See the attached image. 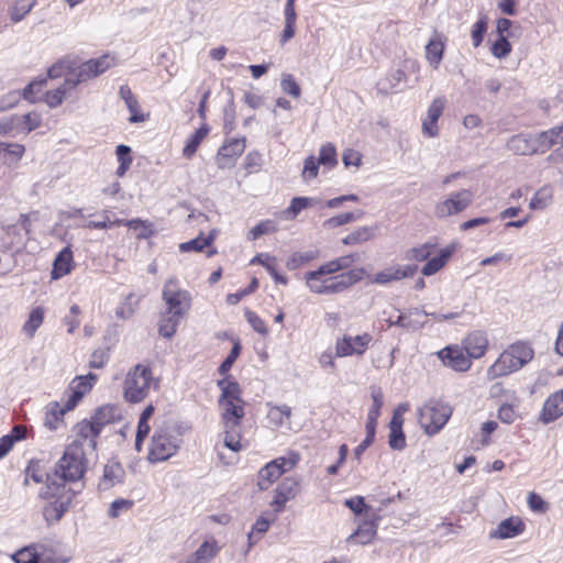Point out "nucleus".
<instances>
[{
  "instance_id": "nucleus-1",
  "label": "nucleus",
  "mask_w": 563,
  "mask_h": 563,
  "mask_svg": "<svg viewBox=\"0 0 563 563\" xmlns=\"http://www.w3.org/2000/svg\"><path fill=\"white\" fill-rule=\"evenodd\" d=\"M221 389L219 407L223 427L224 445L233 452L242 450L241 422L245 415L244 400L241 398V389L235 380L223 378L218 382Z\"/></svg>"
},
{
  "instance_id": "nucleus-2",
  "label": "nucleus",
  "mask_w": 563,
  "mask_h": 563,
  "mask_svg": "<svg viewBox=\"0 0 563 563\" xmlns=\"http://www.w3.org/2000/svg\"><path fill=\"white\" fill-rule=\"evenodd\" d=\"M162 299L165 309L161 312L158 333L170 339L176 333L180 320L189 312L192 298L188 290L180 288L176 277H170L164 284Z\"/></svg>"
},
{
  "instance_id": "nucleus-3",
  "label": "nucleus",
  "mask_w": 563,
  "mask_h": 563,
  "mask_svg": "<svg viewBox=\"0 0 563 563\" xmlns=\"http://www.w3.org/2000/svg\"><path fill=\"white\" fill-rule=\"evenodd\" d=\"M79 492L80 488L67 487L64 483H56V481L46 482L45 486L41 488L38 496L43 499H52L42 510L47 526L56 525L62 520Z\"/></svg>"
},
{
  "instance_id": "nucleus-4",
  "label": "nucleus",
  "mask_w": 563,
  "mask_h": 563,
  "mask_svg": "<svg viewBox=\"0 0 563 563\" xmlns=\"http://www.w3.org/2000/svg\"><path fill=\"white\" fill-rule=\"evenodd\" d=\"M86 470V452L79 443H70L56 463L54 474L46 475V482L56 481V483H64L65 486L69 483L70 486L77 485V489H81L82 485H78V482L84 477Z\"/></svg>"
},
{
  "instance_id": "nucleus-5",
  "label": "nucleus",
  "mask_w": 563,
  "mask_h": 563,
  "mask_svg": "<svg viewBox=\"0 0 563 563\" xmlns=\"http://www.w3.org/2000/svg\"><path fill=\"white\" fill-rule=\"evenodd\" d=\"M534 356L533 349L526 342H516L505 349L487 368L486 379L493 382L521 369Z\"/></svg>"
},
{
  "instance_id": "nucleus-6",
  "label": "nucleus",
  "mask_w": 563,
  "mask_h": 563,
  "mask_svg": "<svg viewBox=\"0 0 563 563\" xmlns=\"http://www.w3.org/2000/svg\"><path fill=\"white\" fill-rule=\"evenodd\" d=\"M363 268H355L349 272L329 276L317 271L306 273V285L311 292L319 295L338 294L362 279Z\"/></svg>"
},
{
  "instance_id": "nucleus-7",
  "label": "nucleus",
  "mask_w": 563,
  "mask_h": 563,
  "mask_svg": "<svg viewBox=\"0 0 563 563\" xmlns=\"http://www.w3.org/2000/svg\"><path fill=\"white\" fill-rule=\"evenodd\" d=\"M560 130H547L540 133H519L512 135L506 143L507 150L516 155H533L545 153L553 146L554 137Z\"/></svg>"
},
{
  "instance_id": "nucleus-8",
  "label": "nucleus",
  "mask_w": 563,
  "mask_h": 563,
  "mask_svg": "<svg viewBox=\"0 0 563 563\" xmlns=\"http://www.w3.org/2000/svg\"><path fill=\"white\" fill-rule=\"evenodd\" d=\"M181 439L170 427L155 429L147 459L152 463L167 461L176 454L180 446Z\"/></svg>"
},
{
  "instance_id": "nucleus-9",
  "label": "nucleus",
  "mask_w": 563,
  "mask_h": 563,
  "mask_svg": "<svg viewBox=\"0 0 563 563\" xmlns=\"http://www.w3.org/2000/svg\"><path fill=\"white\" fill-rule=\"evenodd\" d=\"M452 415V408L438 399L428 400L418 411V420L424 432L434 435L446 424Z\"/></svg>"
},
{
  "instance_id": "nucleus-10",
  "label": "nucleus",
  "mask_w": 563,
  "mask_h": 563,
  "mask_svg": "<svg viewBox=\"0 0 563 563\" xmlns=\"http://www.w3.org/2000/svg\"><path fill=\"white\" fill-rule=\"evenodd\" d=\"M152 372L148 367L137 364L131 369L124 380V397L130 402H140L148 394Z\"/></svg>"
},
{
  "instance_id": "nucleus-11",
  "label": "nucleus",
  "mask_w": 563,
  "mask_h": 563,
  "mask_svg": "<svg viewBox=\"0 0 563 563\" xmlns=\"http://www.w3.org/2000/svg\"><path fill=\"white\" fill-rule=\"evenodd\" d=\"M472 202L473 192L470 189L452 191L434 205L433 214L437 219L444 220L462 213Z\"/></svg>"
},
{
  "instance_id": "nucleus-12",
  "label": "nucleus",
  "mask_w": 563,
  "mask_h": 563,
  "mask_svg": "<svg viewBox=\"0 0 563 563\" xmlns=\"http://www.w3.org/2000/svg\"><path fill=\"white\" fill-rule=\"evenodd\" d=\"M372 399H373V404L368 410L367 421H366V427H365L366 437L354 450V455L357 460H361L362 454L373 443L374 438H375L377 420H378V417L380 416V409L383 407V393H382L380 388L372 389Z\"/></svg>"
},
{
  "instance_id": "nucleus-13",
  "label": "nucleus",
  "mask_w": 563,
  "mask_h": 563,
  "mask_svg": "<svg viewBox=\"0 0 563 563\" xmlns=\"http://www.w3.org/2000/svg\"><path fill=\"white\" fill-rule=\"evenodd\" d=\"M87 388L73 390L64 406H60L57 401L47 404L45 407L44 426L52 431L57 430L63 423L64 415L76 407L77 402L86 394Z\"/></svg>"
},
{
  "instance_id": "nucleus-14",
  "label": "nucleus",
  "mask_w": 563,
  "mask_h": 563,
  "mask_svg": "<svg viewBox=\"0 0 563 563\" xmlns=\"http://www.w3.org/2000/svg\"><path fill=\"white\" fill-rule=\"evenodd\" d=\"M371 341L372 335L368 333H363L355 336L344 335L336 342L335 354L339 357H346L354 354L362 355L368 347Z\"/></svg>"
},
{
  "instance_id": "nucleus-15",
  "label": "nucleus",
  "mask_w": 563,
  "mask_h": 563,
  "mask_svg": "<svg viewBox=\"0 0 563 563\" xmlns=\"http://www.w3.org/2000/svg\"><path fill=\"white\" fill-rule=\"evenodd\" d=\"M245 150V139H230L219 148L217 163L220 168L232 167Z\"/></svg>"
},
{
  "instance_id": "nucleus-16",
  "label": "nucleus",
  "mask_w": 563,
  "mask_h": 563,
  "mask_svg": "<svg viewBox=\"0 0 563 563\" xmlns=\"http://www.w3.org/2000/svg\"><path fill=\"white\" fill-rule=\"evenodd\" d=\"M438 356L445 366L457 372H466L472 365L471 357L465 355L463 349L457 345L442 349L438 352Z\"/></svg>"
},
{
  "instance_id": "nucleus-17",
  "label": "nucleus",
  "mask_w": 563,
  "mask_h": 563,
  "mask_svg": "<svg viewBox=\"0 0 563 563\" xmlns=\"http://www.w3.org/2000/svg\"><path fill=\"white\" fill-rule=\"evenodd\" d=\"M446 104L444 97H437L430 103L427 117L422 122V133L429 137H435L439 134L438 120L441 117Z\"/></svg>"
},
{
  "instance_id": "nucleus-18",
  "label": "nucleus",
  "mask_w": 563,
  "mask_h": 563,
  "mask_svg": "<svg viewBox=\"0 0 563 563\" xmlns=\"http://www.w3.org/2000/svg\"><path fill=\"white\" fill-rule=\"evenodd\" d=\"M416 265H391L376 273L372 278V283L387 285L390 282H397L410 277L416 273Z\"/></svg>"
},
{
  "instance_id": "nucleus-19",
  "label": "nucleus",
  "mask_w": 563,
  "mask_h": 563,
  "mask_svg": "<svg viewBox=\"0 0 563 563\" xmlns=\"http://www.w3.org/2000/svg\"><path fill=\"white\" fill-rule=\"evenodd\" d=\"M99 428L91 421L84 420L76 426V439L71 443H79L86 452V448L96 449V439L100 434Z\"/></svg>"
},
{
  "instance_id": "nucleus-20",
  "label": "nucleus",
  "mask_w": 563,
  "mask_h": 563,
  "mask_svg": "<svg viewBox=\"0 0 563 563\" xmlns=\"http://www.w3.org/2000/svg\"><path fill=\"white\" fill-rule=\"evenodd\" d=\"M463 347L471 358H481L488 347L487 334L479 330L468 333L463 340Z\"/></svg>"
},
{
  "instance_id": "nucleus-21",
  "label": "nucleus",
  "mask_w": 563,
  "mask_h": 563,
  "mask_svg": "<svg viewBox=\"0 0 563 563\" xmlns=\"http://www.w3.org/2000/svg\"><path fill=\"white\" fill-rule=\"evenodd\" d=\"M561 416H563V388L547 398L540 413V421L550 423Z\"/></svg>"
},
{
  "instance_id": "nucleus-22",
  "label": "nucleus",
  "mask_w": 563,
  "mask_h": 563,
  "mask_svg": "<svg viewBox=\"0 0 563 563\" xmlns=\"http://www.w3.org/2000/svg\"><path fill=\"white\" fill-rule=\"evenodd\" d=\"M218 541L210 538L203 541L199 548L180 563H210L220 552Z\"/></svg>"
},
{
  "instance_id": "nucleus-23",
  "label": "nucleus",
  "mask_w": 563,
  "mask_h": 563,
  "mask_svg": "<svg viewBox=\"0 0 563 563\" xmlns=\"http://www.w3.org/2000/svg\"><path fill=\"white\" fill-rule=\"evenodd\" d=\"M427 316H429L428 312L418 308H411L406 313H400L391 324H396L397 327L408 330H418L426 324L424 318Z\"/></svg>"
},
{
  "instance_id": "nucleus-24",
  "label": "nucleus",
  "mask_w": 563,
  "mask_h": 563,
  "mask_svg": "<svg viewBox=\"0 0 563 563\" xmlns=\"http://www.w3.org/2000/svg\"><path fill=\"white\" fill-rule=\"evenodd\" d=\"M523 529V522L519 518L511 517L503 520L496 529L490 532V538L510 539L519 536Z\"/></svg>"
},
{
  "instance_id": "nucleus-25",
  "label": "nucleus",
  "mask_w": 563,
  "mask_h": 563,
  "mask_svg": "<svg viewBox=\"0 0 563 563\" xmlns=\"http://www.w3.org/2000/svg\"><path fill=\"white\" fill-rule=\"evenodd\" d=\"M122 419V409L117 405H104L98 408L92 417V421L101 431L107 424L115 423Z\"/></svg>"
},
{
  "instance_id": "nucleus-26",
  "label": "nucleus",
  "mask_w": 563,
  "mask_h": 563,
  "mask_svg": "<svg viewBox=\"0 0 563 563\" xmlns=\"http://www.w3.org/2000/svg\"><path fill=\"white\" fill-rule=\"evenodd\" d=\"M74 266L73 252L70 247H64L55 257L53 269L51 272L52 279H59L69 274Z\"/></svg>"
},
{
  "instance_id": "nucleus-27",
  "label": "nucleus",
  "mask_w": 563,
  "mask_h": 563,
  "mask_svg": "<svg viewBox=\"0 0 563 563\" xmlns=\"http://www.w3.org/2000/svg\"><path fill=\"white\" fill-rule=\"evenodd\" d=\"M74 82L66 76L63 84L45 93V102L49 108H56L75 89Z\"/></svg>"
},
{
  "instance_id": "nucleus-28",
  "label": "nucleus",
  "mask_w": 563,
  "mask_h": 563,
  "mask_svg": "<svg viewBox=\"0 0 563 563\" xmlns=\"http://www.w3.org/2000/svg\"><path fill=\"white\" fill-rule=\"evenodd\" d=\"M124 470L119 463L107 464L103 470V476L99 483L100 490H108L115 484L122 483Z\"/></svg>"
},
{
  "instance_id": "nucleus-29",
  "label": "nucleus",
  "mask_w": 563,
  "mask_h": 563,
  "mask_svg": "<svg viewBox=\"0 0 563 563\" xmlns=\"http://www.w3.org/2000/svg\"><path fill=\"white\" fill-rule=\"evenodd\" d=\"M284 474V470L277 465V462L267 463L258 475V487L261 490L267 489L275 481Z\"/></svg>"
},
{
  "instance_id": "nucleus-30",
  "label": "nucleus",
  "mask_w": 563,
  "mask_h": 563,
  "mask_svg": "<svg viewBox=\"0 0 563 563\" xmlns=\"http://www.w3.org/2000/svg\"><path fill=\"white\" fill-rule=\"evenodd\" d=\"M444 43L440 34H435L426 46V57L430 65L437 69L443 58Z\"/></svg>"
},
{
  "instance_id": "nucleus-31",
  "label": "nucleus",
  "mask_w": 563,
  "mask_h": 563,
  "mask_svg": "<svg viewBox=\"0 0 563 563\" xmlns=\"http://www.w3.org/2000/svg\"><path fill=\"white\" fill-rule=\"evenodd\" d=\"M378 227H360L345 238H343L342 243L345 245H356L364 243L366 241L372 240L377 233Z\"/></svg>"
},
{
  "instance_id": "nucleus-32",
  "label": "nucleus",
  "mask_w": 563,
  "mask_h": 563,
  "mask_svg": "<svg viewBox=\"0 0 563 563\" xmlns=\"http://www.w3.org/2000/svg\"><path fill=\"white\" fill-rule=\"evenodd\" d=\"M45 310L43 307H35L31 310L26 321L22 327L23 333L27 339H33L38 328L43 324Z\"/></svg>"
},
{
  "instance_id": "nucleus-33",
  "label": "nucleus",
  "mask_w": 563,
  "mask_h": 563,
  "mask_svg": "<svg viewBox=\"0 0 563 563\" xmlns=\"http://www.w3.org/2000/svg\"><path fill=\"white\" fill-rule=\"evenodd\" d=\"M454 249L452 246H448L441 251V253L430 258L424 266L421 269V273L424 276H431L439 272L445 263L449 261V258L452 256Z\"/></svg>"
},
{
  "instance_id": "nucleus-34",
  "label": "nucleus",
  "mask_w": 563,
  "mask_h": 563,
  "mask_svg": "<svg viewBox=\"0 0 563 563\" xmlns=\"http://www.w3.org/2000/svg\"><path fill=\"white\" fill-rule=\"evenodd\" d=\"M285 27L282 33L280 43L285 44L289 40H291L295 35V27H296V21H297V13L295 9V4H291V2H286L285 4Z\"/></svg>"
},
{
  "instance_id": "nucleus-35",
  "label": "nucleus",
  "mask_w": 563,
  "mask_h": 563,
  "mask_svg": "<svg viewBox=\"0 0 563 563\" xmlns=\"http://www.w3.org/2000/svg\"><path fill=\"white\" fill-rule=\"evenodd\" d=\"M255 263L263 265L265 267V269L269 273V275L273 277L275 283L282 284V285H287L288 278L284 275H280L276 271V261L274 257H272L268 254L261 253V254L256 255L251 261V264H255Z\"/></svg>"
},
{
  "instance_id": "nucleus-36",
  "label": "nucleus",
  "mask_w": 563,
  "mask_h": 563,
  "mask_svg": "<svg viewBox=\"0 0 563 563\" xmlns=\"http://www.w3.org/2000/svg\"><path fill=\"white\" fill-rule=\"evenodd\" d=\"M376 525L373 521H364L358 526L353 534L349 537V541L355 540L360 544H368L376 536Z\"/></svg>"
},
{
  "instance_id": "nucleus-37",
  "label": "nucleus",
  "mask_w": 563,
  "mask_h": 563,
  "mask_svg": "<svg viewBox=\"0 0 563 563\" xmlns=\"http://www.w3.org/2000/svg\"><path fill=\"white\" fill-rule=\"evenodd\" d=\"M291 416V408L287 405L271 406L267 418L271 423L276 427L289 426V419Z\"/></svg>"
},
{
  "instance_id": "nucleus-38",
  "label": "nucleus",
  "mask_w": 563,
  "mask_h": 563,
  "mask_svg": "<svg viewBox=\"0 0 563 563\" xmlns=\"http://www.w3.org/2000/svg\"><path fill=\"white\" fill-rule=\"evenodd\" d=\"M209 128L203 124L201 125L190 137L188 139L184 150L183 155L187 158H190L199 147L202 140L208 135Z\"/></svg>"
},
{
  "instance_id": "nucleus-39",
  "label": "nucleus",
  "mask_w": 563,
  "mask_h": 563,
  "mask_svg": "<svg viewBox=\"0 0 563 563\" xmlns=\"http://www.w3.org/2000/svg\"><path fill=\"white\" fill-rule=\"evenodd\" d=\"M273 519H267L264 516H261L252 527L251 532L247 534L249 548L255 545L262 538V536L269 529Z\"/></svg>"
},
{
  "instance_id": "nucleus-40",
  "label": "nucleus",
  "mask_w": 563,
  "mask_h": 563,
  "mask_svg": "<svg viewBox=\"0 0 563 563\" xmlns=\"http://www.w3.org/2000/svg\"><path fill=\"white\" fill-rule=\"evenodd\" d=\"M140 303V297L134 294H129L124 301L115 309V316L119 319L128 320L135 313Z\"/></svg>"
},
{
  "instance_id": "nucleus-41",
  "label": "nucleus",
  "mask_w": 563,
  "mask_h": 563,
  "mask_svg": "<svg viewBox=\"0 0 563 563\" xmlns=\"http://www.w3.org/2000/svg\"><path fill=\"white\" fill-rule=\"evenodd\" d=\"M364 212L362 210H357L355 212H345L338 214L335 217H332L323 222V227L327 229H334L344 224H347L350 222H353L355 220H358L363 217Z\"/></svg>"
},
{
  "instance_id": "nucleus-42",
  "label": "nucleus",
  "mask_w": 563,
  "mask_h": 563,
  "mask_svg": "<svg viewBox=\"0 0 563 563\" xmlns=\"http://www.w3.org/2000/svg\"><path fill=\"white\" fill-rule=\"evenodd\" d=\"M319 163L325 168H333L338 165L336 148L332 143H325L320 147Z\"/></svg>"
},
{
  "instance_id": "nucleus-43",
  "label": "nucleus",
  "mask_w": 563,
  "mask_h": 563,
  "mask_svg": "<svg viewBox=\"0 0 563 563\" xmlns=\"http://www.w3.org/2000/svg\"><path fill=\"white\" fill-rule=\"evenodd\" d=\"M68 78L74 82V86L88 81L92 78H95V75L91 69V62L90 59L81 63L76 69H74L71 73H69Z\"/></svg>"
},
{
  "instance_id": "nucleus-44",
  "label": "nucleus",
  "mask_w": 563,
  "mask_h": 563,
  "mask_svg": "<svg viewBox=\"0 0 563 563\" xmlns=\"http://www.w3.org/2000/svg\"><path fill=\"white\" fill-rule=\"evenodd\" d=\"M287 501L294 499L299 493V481L294 477H286L275 490Z\"/></svg>"
},
{
  "instance_id": "nucleus-45",
  "label": "nucleus",
  "mask_w": 563,
  "mask_h": 563,
  "mask_svg": "<svg viewBox=\"0 0 563 563\" xmlns=\"http://www.w3.org/2000/svg\"><path fill=\"white\" fill-rule=\"evenodd\" d=\"M552 199V190L548 187H542L534 194V196L530 200L529 208L531 210L545 209L551 203Z\"/></svg>"
},
{
  "instance_id": "nucleus-46",
  "label": "nucleus",
  "mask_w": 563,
  "mask_h": 563,
  "mask_svg": "<svg viewBox=\"0 0 563 563\" xmlns=\"http://www.w3.org/2000/svg\"><path fill=\"white\" fill-rule=\"evenodd\" d=\"M22 119L20 115L4 117L0 120V135H8L11 133L21 132Z\"/></svg>"
},
{
  "instance_id": "nucleus-47",
  "label": "nucleus",
  "mask_w": 563,
  "mask_h": 563,
  "mask_svg": "<svg viewBox=\"0 0 563 563\" xmlns=\"http://www.w3.org/2000/svg\"><path fill=\"white\" fill-rule=\"evenodd\" d=\"M316 258V253L312 251L308 252H297L294 253L286 262V267L289 271H295L306 263Z\"/></svg>"
},
{
  "instance_id": "nucleus-48",
  "label": "nucleus",
  "mask_w": 563,
  "mask_h": 563,
  "mask_svg": "<svg viewBox=\"0 0 563 563\" xmlns=\"http://www.w3.org/2000/svg\"><path fill=\"white\" fill-rule=\"evenodd\" d=\"M277 231V227L272 220H264L249 231L247 239L250 241L257 240L263 234H269Z\"/></svg>"
},
{
  "instance_id": "nucleus-49",
  "label": "nucleus",
  "mask_w": 563,
  "mask_h": 563,
  "mask_svg": "<svg viewBox=\"0 0 563 563\" xmlns=\"http://www.w3.org/2000/svg\"><path fill=\"white\" fill-rule=\"evenodd\" d=\"M320 165L321 164L314 156L310 155L306 157L303 162V169L301 173V177L305 183H309L310 180L314 179L318 176Z\"/></svg>"
},
{
  "instance_id": "nucleus-50",
  "label": "nucleus",
  "mask_w": 563,
  "mask_h": 563,
  "mask_svg": "<svg viewBox=\"0 0 563 563\" xmlns=\"http://www.w3.org/2000/svg\"><path fill=\"white\" fill-rule=\"evenodd\" d=\"M406 80V74L401 69H396L390 74L386 80H380L377 87L380 91L387 92L389 89L397 87L400 82Z\"/></svg>"
},
{
  "instance_id": "nucleus-51",
  "label": "nucleus",
  "mask_w": 563,
  "mask_h": 563,
  "mask_svg": "<svg viewBox=\"0 0 563 563\" xmlns=\"http://www.w3.org/2000/svg\"><path fill=\"white\" fill-rule=\"evenodd\" d=\"M212 241H213L212 236H207V238L198 236L188 242L181 243L179 245V250L181 252H190V251L200 252L205 247L209 246L212 243Z\"/></svg>"
},
{
  "instance_id": "nucleus-52",
  "label": "nucleus",
  "mask_w": 563,
  "mask_h": 563,
  "mask_svg": "<svg viewBox=\"0 0 563 563\" xmlns=\"http://www.w3.org/2000/svg\"><path fill=\"white\" fill-rule=\"evenodd\" d=\"M7 164H16L25 153V146L19 143H8L3 152Z\"/></svg>"
},
{
  "instance_id": "nucleus-53",
  "label": "nucleus",
  "mask_w": 563,
  "mask_h": 563,
  "mask_svg": "<svg viewBox=\"0 0 563 563\" xmlns=\"http://www.w3.org/2000/svg\"><path fill=\"white\" fill-rule=\"evenodd\" d=\"M280 87L285 93L291 96L292 98L297 99L301 95L300 86L297 84L294 76L290 74L283 75Z\"/></svg>"
},
{
  "instance_id": "nucleus-54",
  "label": "nucleus",
  "mask_w": 563,
  "mask_h": 563,
  "mask_svg": "<svg viewBox=\"0 0 563 563\" xmlns=\"http://www.w3.org/2000/svg\"><path fill=\"white\" fill-rule=\"evenodd\" d=\"M22 119L21 132L30 133L37 129L42 123V117L38 112L32 111L24 115H20Z\"/></svg>"
},
{
  "instance_id": "nucleus-55",
  "label": "nucleus",
  "mask_w": 563,
  "mask_h": 563,
  "mask_svg": "<svg viewBox=\"0 0 563 563\" xmlns=\"http://www.w3.org/2000/svg\"><path fill=\"white\" fill-rule=\"evenodd\" d=\"M133 505L134 501L131 499H115L111 503L109 507L108 516L113 519L118 518L122 512L130 510L133 507Z\"/></svg>"
},
{
  "instance_id": "nucleus-56",
  "label": "nucleus",
  "mask_w": 563,
  "mask_h": 563,
  "mask_svg": "<svg viewBox=\"0 0 563 563\" xmlns=\"http://www.w3.org/2000/svg\"><path fill=\"white\" fill-rule=\"evenodd\" d=\"M34 4L35 0H18L13 7L11 19L14 22L21 21L32 10Z\"/></svg>"
},
{
  "instance_id": "nucleus-57",
  "label": "nucleus",
  "mask_w": 563,
  "mask_h": 563,
  "mask_svg": "<svg viewBox=\"0 0 563 563\" xmlns=\"http://www.w3.org/2000/svg\"><path fill=\"white\" fill-rule=\"evenodd\" d=\"M90 62L95 78L103 74L106 70H108L110 67L114 65V59L109 55H103L98 58H91Z\"/></svg>"
},
{
  "instance_id": "nucleus-58",
  "label": "nucleus",
  "mask_w": 563,
  "mask_h": 563,
  "mask_svg": "<svg viewBox=\"0 0 563 563\" xmlns=\"http://www.w3.org/2000/svg\"><path fill=\"white\" fill-rule=\"evenodd\" d=\"M257 287H258V280H257V278L253 277V278H252V280H251V283H250V285H249L246 288H244V289H242V290H240V291H236V292H234V294H229V295L227 296V302H228L229 305H236V303H239V302H240L244 297H246V296H249V295L253 294V292L257 289Z\"/></svg>"
},
{
  "instance_id": "nucleus-59",
  "label": "nucleus",
  "mask_w": 563,
  "mask_h": 563,
  "mask_svg": "<svg viewBox=\"0 0 563 563\" xmlns=\"http://www.w3.org/2000/svg\"><path fill=\"white\" fill-rule=\"evenodd\" d=\"M303 209H306V207L302 197H295L291 199L289 207L282 212L283 219L288 221L294 220Z\"/></svg>"
},
{
  "instance_id": "nucleus-60",
  "label": "nucleus",
  "mask_w": 563,
  "mask_h": 563,
  "mask_svg": "<svg viewBox=\"0 0 563 563\" xmlns=\"http://www.w3.org/2000/svg\"><path fill=\"white\" fill-rule=\"evenodd\" d=\"M44 472L41 470L38 463L30 462L25 470L24 484L27 485L32 479L34 483L40 484L44 481Z\"/></svg>"
},
{
  "instance_id": "nucleus-61",
  "label": "nucleus",
  "mask_w": 563,
  "mask_h": 563,
  "mask_svg": "<svg viewBox=\"0 0 563 563\" xmlns=\"http://www.w3.org/2000/svg\"><path fill=\"white\" fill-rule=\"evenodd\" d=\"M241 353V344L239 341H235L230 354L225 357L222 364L219 367V373L221 375H225L232 367L235 360L239 357Z\"/></svg>"
},
{
  "instance_id": "nucleus-62",
  "label": "nucleus",
  "mask_w": 563,
  "mask_h": 563,
  "mask_svg": "<svg viewBox=\"0 0 563 563\" xmlns=\"http://www.w3.org/2000/svg\"><path fill=\"white\" fill-rule=\"evenodd\" d=\"M511 52V45L508 40L501 35L492 46V54L497 58H504Z\"/></svg>"
},
{
  "instance_id": "nucleus-63",
  "label": "nucleus",
  "mask_w": 563,
  "mask_h": 563,
  "mask_svg": "<svg viewBox=\"0 0 563 563\" xmlns=\"http://www.w3.org/2000/svg\"><path fill=\"white\" fill-rule=\"evenodd\" d=\"M388 444L393 450H402L406 446V437L402 429L389 428Z\"/></svg>"
},
{
  "instance_id": "nucleus-64",
  "label": "nucleus",
  "mask_w": 563,
  "mask_h": 563,
  "mask_svg": "<svg viewBox=\"0 0 563 563\" xmlns=\"http://www.w3.org/2000/svg\"><path fill=\"white\" fill-rule=\"evenodd\" d=\"M245 318L252 329L262 335H266L268 333V329L264 322L254 311L246 310Z\"/></svg>"
}]
</instances>
